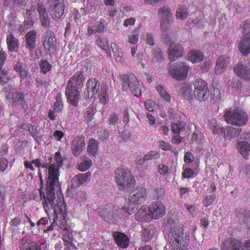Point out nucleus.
<instances>
[{"label": "nucleus", "mask_w": 250, "mask_h": 250, "mask_svg": "<svg viewBox=\"0 0 250 250\" xmlns=\"http://www.w3.org/2000/svg\"><path fill=\"white\" fill-rule=\"evenodd\" d=\"M51 171V177H50L48 182L50 184L49 191L46 192V195L44 197L42 205L45 212L47 214L51 209H53L55 217L53 223L48 228L47 230L51 231L54 229V227L57 226L62 230H68L69 226L65 219L67 216L66 205L60 198L55 197V192H51L53 189L52 186L54 185L57 182L58 176L57 171H56L54 174Z\"/></svg>", "instance_id": "nucleus-1"}, {"label": "nucleus", "mask_w": 250, "mask_h": 250, "mask_svg": "<svg viewBox=\"0 0 250 250\" xmlns=\"http://www.w3.org/2000/svg\"><path fill=\"white\" fill-rule=\"evenodd\" d=\"M55 162L54 163L50 165L48 164L42 165L41 162L39 159H36L32 161H25L24 162V166L26 168H29L32 171L34 170V167H38L39 168V175L40 180L42 181V171L45 172V175L47 178L46 182V192L49 191V187L50 184L48 183L50 177H51V171L54 174L56 171L58 172V176H57V181L55 183L54 185L52 186V189L51 192H54L55 187L59 185V177L60 176L59 169L63 165V159L61 155V153L59 151L55 153Z\"/></svg>", "instance_id": "nucleus-2"}, {"label": "nucleus", "mask_w": 250, "mask_h": 250, "mask_svg": "<svg viewBox=\"0 0 250 250\" xmlns=\"http://www.w3.org/2000/svg\"><path fill=\"white\" fill-rule=\"evenodd\" d=\"M168 239L169 244L165 246L164 250H185L188 245L189 234L176 226L171 228Z\"/></svg>", "instance_id": "nucleus-3"}, {"label": "nucleus", "mask_w": 250, "mask_h": 250, "mask_svg": "<svg viewBox=\"0 0 250 250\" xmlns=\"http://www.w3.org/2000/svg\"><path fill=\"white\" fill-rule=\"evenodd\" d=\"M86 89L84 93L86 98L93 99L95 100L96 98H99L102 104H105L108 103V87L104 84L101 85L98 80L94 78L89 79L86 83Z\"/></svg>", "instance_id": "nucleus-4"}, {"label": "nucleus", "mask_w": 250, "mask_h": 250, "mask_svg": "<svg viewBox=\"0 0 250 250\" xmlns=\"http://www.w3.org/2000/svg\"><path fill=\"white\" fill-rule=\"evenodd\" d=\"M224 117L228 124L238 126H244L248 120L246 113L242 110L236 108H229L226 110Z\"/></svg>", "instance_id": "nucleus-5"}, {"label": "nucleus", "mask_w": 250, "mask_h": 250, "mask_svg": "<svg viewBox=\"0 0 250 250\" xmlns=\"http://www.w3.org/2000/svg\"><path fill=\"white\" fill-rule=\"evenodd\" d=\"M115 174L116 183L121 189L127 191L134 186L135 180L133 176L124 167L117 168Z\"/></svg>", "instance_id": "nucleus-6"}, {"label": "nucleus", "mask_w": 250, "mask_h": 250, "mask_svg": "<svg viewBox=\"0 0 250 250\" xmlns=\"http://www.w3.org/2000/svg\"><path fill=\"white\" fill-rule=\"evenodd\" d=\"M48 12L52 19L59 20L64 14L65 5L63 0H47Z\"/></svg>", "instance_id": "nucleus-7"}, {"label": "nucleus", "mask_w": 250, "mask_h": 250, "mask_svg": "<svg viewBox=\"0 0 250 250\" xmlns=\"http://www.w3.org/2000/svg\"><path fill=\"white\" fill-rule=\"evenodd\" d=\"M195 88L194 94L196 100L200 102L207 100L209 95L207 83L201 79H197L194 82Z\"/></svg>", "instance_id": "nucleus-8"}, {"label": "nucleus", "mask_w": 250, "mask_h": 250, "mask_svg": "<svg viewBox=\"0 0 250 250\" xmlns=\"http://www.w3.org/2000/svg\"><path fill=\"white\" fill-rule=\"evenodd\" d=\"M122 86L123 89L125 91L127 90L128 87L134 96L136 97L141 95V90L138 81L137 77L133 74L124 76Z\"/></svg>", "instance_id": "nucleus-9"}, {"label": "nucleus", "mask_w": 250, "mask_h": 250, "mask_svg": "<svg viewBox=\"0 0 250 250\" xmlns=\"http://www.w3.org/2000/svg\"><path fill=\"white\" fill-rule=\"evenodd\" d=\"M42 43L45 51L49 54L53 53L57 46V40L55 34L51 30L44 32L41 38Z\"/></svg>", "instance_id": "nucleus-10"}, {"label": "nucleus", "mask_w": 250, "mask_h": 250, "mask_svg": "<svg viewBox=\"0 0 250 250\" xmlns=\"http://www.w3.org/2000/svg\"><path fill=\"white\" fill-rule=\"evenodd\" d=\"M188 70L189 67L183 63L172 65L168 69L170 76L178 80L185 79L187 77Z\"/></svg>", "instance_id": "nucleus-11"}, {"label": "nucleus", "mask_w": 250, "mask_h": 250, "mask_svg": "<svg viewBox=\"0 0 250 250\" xmlns=\"http://www.w3.org/2000/svg\"><path fill=\"white\" fill-rule=\"evenodd\" d=\"M148 208L152 220L162 218L166 213L165 206L161 201L154 202Z\"/></svg>", "instance_id": "nucleus-12"}, {"label": "nucleus", "mask_w": 250, "mask_h": 250, "mask_svg": "<svg viewBox=\"0 0 250 250\" xmlns=\"http://www.w3.org/2000/svg\"><path fill=\"white\" fill-rule=\"evenodd\" d=\"M158 15L162 20L160 24L161 28L165 31L169 28L171 22L170 9L168 6H164L159 10Z\"/></svg>", "instance_id": "nucleus-13"}, {"label": "nucleus", "mask_w": 250, "mask_h": 250, "mask_svg": "<svg viewBox=\"0 0 250 250\" xmlns=\"http://www.w3.org/2000/svg\"><path fill=\"white\" fill-rule=\"evenodd\" d=\"M146 197V191L143 188L135 189L130 192L128 201L133 204L139 205L144 203Z\"/></svg>", "instance_id": "nucleus-14"}, {"label": "nucleus", "mask_w": 250, "mask_h": 250, "mask_svg": "<svg viewBox=\"0 0 250 250\" xmlns=\"http://www.w3.org/2000/svg\"><path fill=\"white\" fill-rule=\"evenodd\" d=\"M233 72L241 79L247 81L250 80V68L247 65L239 63L234 66Z\"/></svg>", "instance_id": "nucleus-15"}, {"label": "nucleus", "mask_w": 250, "mask_h": 250, "mask_svg": "<svg viewBox=\"0 0 250 250\" xmlns=\"http://www.w3.org/2000/svg\"><path fill=\"white\" fill-rule=\"evenodd\" d=\"M85 147L84 138L82 136L75 137L72 142L71 149L75 156L81 154Z\"/></svg>", "instance_id": "nucleus-16"}, {"label": "nucleus", "mask_w": 250, "mask_h": 250, "mask_svg": "<svg viewBox=\"0 0 250 250\" xmlns=\"http://www.w3.org/2000/svg\"><path fill=\"white\" fill-rule=\"evenodd\" d=\"M168 59L171 62L177 60L183 55V48L180 44L172 43L168 47Z\"/></svg>", "instance_id": "nucleus-17"}, {"label": "nucleus", "mask_w": 250, "mask_h": 250, "mask_svg": "<svg viewBox=\"0 0 250 250\" xmlns=\"http://www.w3.org/2000/svg\"><path fill=\"white\" fill-rule=\"evenodd\" d=\"M91 175V172L88 171L75 175L71 180V188H76L81 186L86 185L90 181Z\"/></svg>", "instance_id": "nucleus-18"}, {"label": "nucleus", "mask_w": 250, "mask_h": 250, "mask_svg": "<svg viewBox=\"0 0 250 250\" xmlns=\"http://www.w3.org/2000/svg\"><path fill=\"white\" fill-rule=\"evenodd\" d=\"M66 95L72 105L76 106L81 99V91L75 87H66Z\"/></svg>", "instance_id": "nucleus-19"}, {"label": "nucleus", "mask_w": 250, "mask_h": 250, "mask_svg": "<svg viewBox=\"0 0 250 250\" xmlns=\"http://www.w3.org/2000/svg\"><path fill=\"white\" fill-rule=\"evenodd\" d=\"M242 242L229 238L225 240L221 245V250H242Z\"/></svg>", "instance_id": "nucleus-20"}, {"label": "nucleus", "mask_w": 250, "mask_h": 250, "mask_svg": "<svg viewBox=\"0 0 250 250\" xmlns=\"http://www.w3.org/2000/svg\"><path fill=\"white\" fill-rule=\"evenodd\" d=\"M238 48L240 52L244 56L250 53V33L245 34L240 38Z\"/></svg>", "instance_id": "nucleus-21"}, {"label": "nucleus", "mask_w": 250, "mask_h": 250, "mask_svg": "<svg viewBox=\"0 0 250 250\" xmlns=\"http://www.w3.org/2000/svg\"><path fill=\"white\" fill-rule=\"evenodd\" d=\"M84 77L82 72H78L68 81L67 86L75 87L79 89L83 85Z\"/></svg>", "instance_id": "nucleus-22"}, {"label": "nucleus", "mask_w": 250, "mask_h": 250, "mask_svg": "<svg viewBox=\"0 0 250 250\" xmlns=\"http://www.w3.org/2000/svg\"><path fill=\"white\" fill-rule=\"evenodd\" d=\"M230 62L229 58L226 55L220 56L217 60L215 72L217 74H222L226 70Z\"/></svg>", "instance_id": "nucleus-23"}, {"label": "nucleus", "mask_w": 250, "mask_h": 250, "mask_svg": "<svg viewBox=\"0 0 250 250\" xmlns=\"http://www.w3.org/2000/svg\"><path fill=\"white\" fill-rule=\"evenodd\" d=\"M20 248L21 250H41V246L37 242L27 238H23L21 241Z\"/></svg>", "instance_id": "nucleus-24"}, {"label": "nucleus", "mask_w": 250, "mask_h": 250, "mask_svg": "<svg viewBox=\"0 0 250 250\" xmlns=\"http://www.w3.org/2000/svg\"><path fill=\"white\" fill-rule=\"evenodd\" d=\"M136 219L140 222H149L152 220L150 216L148 208L142 206L135 214Z\"/></svg>", "instance_id": "nucleus-25"}, {"label": "nucleus", "mask_w": 250, "mask_h": 250, "mask_svg": "<svg viewBox=\"0 0 250 250\" xmlns=\"http://www.w3.org/2000/svg\"><path fill=\"white\" fill-rule=\"evenodd\" d=\"M113 237L117 245L121 248H126L129 244V239L128 236L119 232H114Z\"/></svg>", "instance_id": "nucleus-26"}, {"label": "nucleus", "mask_w": 250, "mask_h": 250, "mask_svg": "<svg viewBox=\"0 0 250 250\" xmlns=\"http://www.w3.org/2000/svg\"><path fill=\"white\" fill-rule=\"evenodd\" d=\"M104 20L101 19L100 21H96L93 26H89L87 29L88 35H92L96 32L102 33L106 30L104 24Z\"/></svg>", "instance_id": "nucleus-27"}, {"label": "nucleus", "mask_w": 250, "mask_h": 250, "mask_svg": "<svg viewBox=\"0 0 250 250\" xmlns=\"http://www.w3.org/2000/svg\"><path fill=\"white\" fill-rule=\"evenodd\" d=\"M238 152L245 158H247L250 151V145L246 141H238L236 145Z\"/></svg>", "instance_id": "nucleus-28"}, {"label": "nucleus", "mask_w": 250, "mask_h": 250, "mask_svg": "<svg viewBox=\"0 0 250 250\" xmlns=\"http://www.w3.org/2000/svg\"><path fill=\"white\" fill-rule=\"evenodd\" d=\"M37 32L34 30L29 31L25 35L26 47L33 49L35 47Z\"/></svg>", "instance_id": "nucleus-29"}, {"label": "nucleus", "mask_w": 250, "mask_h": 250, "mask_svg": "<svg viewBox=\"0 0 250 250\" xmlns=\"http://www.w3.org/2000/svg\"><path fill=\"white\" fill-rule=\"evenodd\" d=\"M6 57V55L5 53L1 50L0 51V83H6L8 80L5 77L7 75V71L5 70L1 71Z\"/></svg>", "instance_id": "nucleus-30"}, {"label": "nucleus", "mask_w": 250, "mask_h": 250, "mask_svg": "<svg viewBox=\"0 0 250 250\" xmlns=\"http://www.w3.org/2000/svg\"><path fill=\"white\" fill-rule=\"evenodd\" d=\"M180 92L182 96L185 99L189 101L192 99V90L190 84L188 83H184L181 86Z\"/></svg>", "instance_id": "nucleus-31"}, {"label": "nucleus", "mask_w": 250, "mask_h": 250, "mask_svg": "<svg viewBox=\"0 0 250 250\" xmlns=\"http://www.w3.org/2000/svg\"><path fill=\"white\" fill-rule=\"evenodd\" d=\"M204 57V54L199 50H193L188 53V60L194 63L200 62Z\"/></svg>", "instance_id": "nucleus-32"}, {"label": "nucleus", "mask_w": 250, "mask_h": 250, "mask_svg": "<svg viewBox=\"0 0 250 250\" xmlns=\"http://www.w3.org/2000/svg\"><path fill=\"white\" fill-rule=\"evenodd\" d=\"M98 142L93 139L89 140L87 145V152L89 155L95 157L98 153Z\"/></svg>", "instance_id": "nucleus-33"}, {"label": "nucleus", "mask_w": 250, "mask_h": 250, "mask_svg": "<svg viewBox=\"0 0 250 250\" xmlns=\"http://www.w3.org/2000/svg\"><path fill=\"white\" fill-rule=\"evenodd\" d=\"M38 12L39 13L42 25L46 26L48 24V14L44 6L41 3H38Z\"/></svg>", "instance_id": "nucleus-34"}, {"label": "nucleus", "mask_w": 250, "mask_h": 250, "mask_svg": "<svg viewBox=\"0 0 250 250\" xmlns=\"http://www.w3.org/2000/svg\"><path fill=\"white\" fill-rule=\"evenodd\" d=\"M72 15L71 18L73 19L75 24L74 23H71L69 22L66 26V30L71 27V25H73L74 27L78 25V24L82 22V15L77 10L74 9L71 11Z\"/></svg>", "instance_id": "nucleus-35"}, {"label": "nucleus", "mask_w": 250, "mask_h": 250, "mask_svg": "<svg viewBox=\"0 0 250 250\" xmlns=\"http://www.w3.org/2000/svg\"><path fill=\"white\" fill-rule=\"evenodd\" d=\"M208 126L212 132L214 134H219L222 131V126L215 119H211L209 121Z\"/></svg>", "instance_id": "nucleus-36"}, {"label": "nucleus", "mask_w": 250, "mask_h": 250, "mask_svg": "<svg viewBox=\"0 0 250 250\" xmlns=\"http://www.w3.org/2000/svg\"><path fill=\"white\" fill-rule=\"evenodd\" d=\"M242 131L241 128H236L229 127L227 133L224 132V135L227 139H231L232 138L238 137Z\"/></svg>", "instance_id": "nucleus-37"}, {"label": "nucleus", "mask_w": 250, "mask_h": 250, "mask_svg": "<svg viewBox=\"0 0 250 250\" xmlns=\"http://www.w3.org/2000/svg\"><path fill=\"white\" fill-rule=\"evenodd\" d=\"M188 13L187 7L184 5H180L177 8L176 13V17L178 19L183 20L186 19Z\"/></svg>", "instance_id": "nucleus-38"}, {"label": "nucleus", "mask_w": 250, "mask_h": 250, "mask_svg": "<svg viewBox=\"0 0 250 250\" xmlns=\"http://www.w3.org/2000/svg\"><path fill=\"white\" fill-rule=\"evenodd\" d=\"M186 129V123L184 122H180L178 123H173L171 125V129L172 132L175 134H179Z\"/></svg>", "instance_id": "nucleus-39"}, {"label": "nucleus", "mask_w": 250, "mask_h": 250, "mask_svg": "<svg viewBox=\"0 0 250 250\" xmlns=\"http://www.w3.org/2000/svg\"><path fill=\"white\" fill-rule=\"evenodd\" d=\"M96 112V109L94 105H91L89 106L84 113V119L87 123L92 121L93 116Z\"/></svg>", "instance_id": "nucleus-40"}, {"label": "nucleus", "mask_w": 250, "mask_h": 250, "mask_svg": "<svg viewBox=\"0 0 250 250\" xmlns=\"http://www.w3.org/2000/svg\"><path fill=\"white\" fill-rule=\"evenodd\" d=\"M111 47L116 61L118 62H121L123 60L122 57L123 56V53L122 51L119 49L117 44L115 43H111Z\"/></svg>", "instance_id": "nucleus-41"}, {"label": "nucleus", "mask_w": 250, "mask_h": 250, "mask_svg": "<svg viewBox=\"0 0 250 250\" xmlns=\"http://www.w3.org/2000/svg\"><path fill=\"white\" fill-rule=\"evenodd\" d=\"M83 162H81L78 164V168L82 171H84L87 170L92 165V160L87 157L84 156L83 158Z\"/></svg>", "instance_id": "nucleus-42"}, {"label": "nucleus", "mask_w": 250, "mask_h": 250, "mask_svg": "<svg viewBox=\"0 0 250 250\" xmlns=\"http://www.w3.org/2000/svg\"><path fill=\"white\" fill-rule=\"evenodd\" d=\"M6 41L9 51L11 52L14 51L16 48V41L12 32L9 35H7Z\"/></svg>", "instance_id": "nucleus-43"}, {"label": "nucleus", "mask_w": 250, "mask_h": 250, "mask_svg": "<svg viewBox=\"0 0 250 250\" xmlns=\"http://www.w3.org/2000/svg\"><path fill=\"white\" fill-rule=\"evenodd\" d=\"M156 90L160 94V96L166 101L169 102L171 100L170 95L167 93V91L161 85L157 86Z\"/></svg>", "instance_id": "nucleus-44"}, {"label": "nucleus", "mask_w": 250, "mask_h": 250, "mask_svg": "<svg viewBox=\"0 0 250 250\" xmlns=\"http://www.w3.org/2000/svg\"><path fill=\"white\" fill-rule=\"evenodd\" d=\"M153 236V232L149 228L144 229L142 234V239L145 242H148L150 240Z\"/></svg>", "instance_id": "nucleus-45"}, {"label": "nucleus", "mask_w": 250, "mask_h": 250, "mask_svg": "<svg viewBox=\"0 0 250 250\" xmlns=\"http://www.w3.org/2000/svg\"><path fill=\"white\" fill-rule=\"evenodd\" d=\"M97 44L98 46L106 51H108L109 50V43L107 39L105 38H99L97 40Z\"/></svg>", "instance_id": "nucleus-46"}, {"label": "nucleus", "mask_w": 250, "mask_h": 250, "mask_svg": "<svg viewBox=\"0 0 250 250\" xmlns=\"http://www.w3.org/2000/svg\"><path fill=\"white\" fill-rule=\"evenodd\" d=\"M63 108V103L61 94L58 93L56 97V101L54 105V110L56 112L61 111Z\"/></svg>", "instance_id": "nucleus-47"}, {"label": "nucleus", "mask_w": 250, "mask_h": 250, "mask_svg": "<svg viewBox=\"0 0 250 250\" xmlns=\"http://www.w3.org/2000/svg\"><path fill=\"white\" fill-rule=\"evenodd\" d=\"M139 29H136L134 30V33L128 35V42L130 43L135 44L139 41Z\"/></svg>", "instance_id": "nucleus-48"}, {"label": "nucleus", "mask_w": 250, "mask_h": 250, "mask_svg": "<svg viewBox=\"0 0 250 250\" xmlns=\"http://www.w3.org/2000/svg\"><path fill=\"white\" fill-rule=\"evenodd\" d=\"M137 208V205L133 204L129 202V203L125 205L123 209L128 214H131L135 211Z\"/></svg>", "instance_id": "nucleus-49"}, {"label": "nucleus", "mask_w": 250, "mask_h": 250, "mask_svg": "<svg viewBox=\"0 0 250 250\" xmlns=\"http://www.w3.org/2000/svg\"><path fill=\"white\" fill-rule=\"evenodd\" d=\"M152 196L154 199H159L164 196L165 190L162 188H156L151 190Z\"/></svg>", "instance_id": "nucleus-50"}, {"label": "nucleus", "mask_w": 250, "mask_h": 250, "mask_svg": "<svg viewBox=\"0 0 250 250\" xmlns=\"http://www.w3.org/2000/svg\"><path fill=\"white\" fill-rule=\"evenodd\" d=\"M161 157V155L159 152L156 150H151L148 151L145 155V159L147 161L151 160H157L159 159Z\"/></svg>", "instance_id": "nucleus-51"}, {"label": "nucleus", "mask_w": 250, "mask_h": 250, "mask_svg": "<svg viewBox=\"0 0 250 250\" xmlns=\"http://www.w3.org/2000/svg\"><path fill=\"white\" fill-rule=\"evenodd\" d=\"M18 105H20L23 109H25L27 106L24 95L21 93L17 94V106Z\"/></svg>", "instance_id": "nucleus-52"}, {"label": "nucleus", "mask_w": 250, "mask_h": 250, "mask_svg": "<svg viewBox=\"0 0 250 250\" xmlns=\"http://www.w3.org/2000/svg\"><path fill=\"white\" fill-rule=\"evenodd\" d=\"M51 65L46 60H41L40 63V67L42 71L46 74L49 72L51 68Z\"/></svg>", "instance_id": "nucleus-53"}, {"label": "nucleus", "mask_w": 250, "mask_h": 250, "mask_svg": "<svg viewBox=\"0 0 250 250\" xmlns=\"http://www.w3.org/2000/svg\"><path fill=\"white\" fill-rule=\"evenodd\" d=\"M65 231L62 236V239L66 244L71 245L73 241V234L69 230Z\"/></svg>", "instance_id": "nucleus-54"}, {"label": "nucleus", "mask_w": 250, "mask_h": 250, "mask_svg": "<svg viewBox=\"0 0 250 250\" xmlns=\"http://www.w3.org/2000/svg\"><path fill=\"white\" fill-rule=\"evenodd\" d=\"M101 216L106 221L109 222L113 217V214L110 212V210L105 209L100 213Z\"/></svg>", "instance_id": "nucleus-55"}, {"label": "nucleus", "mask_w": 250, "mask_h": 250, "mask_svg": "<svg viewBox=\"0 0 250 250\" xmlns=\"http://www.w3.org/2000/svg\"><path fill=\"white\" fill-rule=\"evenodd\" d=\"M242 32L244 34H248L250 33V21L247 20L243 24L241 25Z\"/></svg>", "instance_id": "nucleus-56"}, {"label": "nucleus", "mask_w": 250, "mask_h": 250, "mask_svg": "<svg viewBox=\"0 0 250 250\" xmlns=\"http://www.w3.org/2000/svg\"><path fill=\"white\" fill-rule=\"evenodd\" d=\"M215 198V194L213 193L211 195L206 196L204 201V204L205 206L208 207L214 201Z\"/></svg>", "instance_id": "nucleus-57"}, {"label": "nucleus", "mask_w": 250, "mask_h": 250, "mask_svg": "<svg viewBox=\"0 0 250 250\" xmlns=\"http://www.w3.org/2000/svg\"><path fill=\"white\" fill-rule=\"evenodd\" d=\"M144 105L147 110L152 111L154 110L155 103L153 100L149 99L145 102Z\"/></svg>", "instance_id": "nucleus-58"}, {"label": "nucleus", "mask_w": 250, "mask_h": 250, "mask_svg": "<svg viewBox=\"0 0 250 250\" xmlns=\"http://www.w3.org/2000/svg\"><path fill=\"white\" fill-rule=\"evenodd\" d=\"M144 40L149 45L152 46L154 44L153 36L150 33H147L144 36Z\"/></svg>", "instance_id": "nucleus-59"}, {"label": "nucleus", "mask_w": 250, "mask_h": 250, "mask_svg": "<svg viewBox=\"0 0 250 250\" xmlns=\"http://www.w3.org/2000/svg\"><path fill=\"white\" fill-rule=\"evenodd\" d=\"M158 170L161 175H166L168 173V167L164 164L159 165L158 167Z\"/></svg>", "instance_id": "nucleus-60"}, {"label": "nucleus", "mask_w": 250, "mask_h": 250, "mask_svg": "<svg viewBox=\"0 0 250 250\" xmlns=\"http://www.w3.org/2000/svg\"><path fill=\"white\" fill-rule=\"evenodd\" d=\"M159 147L164 151L171 150V147L170 144L168 143L165 142L163 140L160 141Z\"/></svg>", "instance_id": "nucleus-61"}, {"label": "nucleus", "mask_w": 250, "mask_h": 250, "mask_svg": "<svg viewBox=\"0 0 250 250\" xmlns=\"http://www.w3.org/2000/svg\"><path fill=\"white\" fill-rule=\"evenodd\" d=\"M221 98V93L220 90L215 89L213 91V99L216 102H218Z\"/></svg>", "instance_id": "nucleus-62"}, {"label": "nucleus", "mask_w": 250, "mask_h": 250, "mask_svg": "<svg viewBox=\"0 0 250 250\" xmlns=\"http://www.w3.org/2000/svg\"><path fill=\"white\" fill-rule=\"evenodd\" d=\"M194 173V171L190 168H186L183 172V176L185 178H189L191 177Z\"/></svg>", "instance_id": "nucleus-63"}, {"label": "nucleus", "mask_w": 250, "mask_h": 250, "mask_svg": "<svg viewBox=\"0 0 250 250\" xmlns=\"http://www.w3.org/2000/svg\"><path fill=\"white\" fill-rule=\"evenodd\" d=\"M119 116L118 114L113 113L110 115L109 117V124L110 125H114L118 120Z\"/></svg>", "instance_id": "nucleus-64"}]
</instances>
